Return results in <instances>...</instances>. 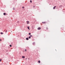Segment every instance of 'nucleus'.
<instances>
[{
    "instance_id": "nucleus-1",
    "label": "nucleus",
    "mask_w": 65,
    "mask_h": 65,
    "mask_svg": "<svg viewBox=\"0 0 65 65\" xmlns=\"http://www.w3.org/2000/svg\"><path fill=\"white\" fill-rule=\"evenodd\" d=\"M41 29V28L40 27H38V30H40Z\"/></svg>"
},
{
    "instance_id": "nucleus-2",
    "label": "nucleus",
    "mask_w": 65,
    "mask_h": 65,
    "mask_svg": "<svg viewBox=\"0 0 65 65\" xmlns=\"http://www.w3.org/2000/svg\"><path fill=\"white\" fill-rule=\"evenodd\" d=\"M43 24H46V22H42Z\"/></svg>"
},
{
    "instance_id": "nucleus-3",
    "label": "nucleus",
    "mask_w": 65,
    "mask_h": 65,
    "mask_svg": "<svg viewBox=\"0 0 65 65\" xmlns=\"http://www.w3.org/2000/svg\"><path fill=\"white\" fill-rule=\"evenodd\" d=\"M56 6H55L53 8V9H55L56 8Z\"/></svg>"
},
{
    "instance_id": "nucleus-4",
    "label": "nucleus",
    "mask_w": 65,
    "mask_h": 65,
    "mask_svg": "<svg viewBox=\"0 0 65 65\" xmlns=\"http://www.w3.org/2000/svg\"><path fill=\"white\" fill-rule=\"evenodd\" d=\"M26 40H29V38H26Z\"/></svg>"
},
{
    "instance_id": "nucleus-5",
    "label": "nucleus",
    "mask_w": 65,
    "mask_h": 65,
    "mask_svg": "<svg viewBox=\"0 0 65 65\" xmlns=\"http://www.w3.org/2000/svg\"><path fill=\"white\" fill-rule=\"evenodd\" d=\"M22 58H25V57L24 56H22Z\"/></svg>"
},
{
    "instance_id": "nucleus-6",
    "label": "nucleus",
    "mask_w": 65,
    "mask_h": 65,
    "mask_svg": "<svg viewBox=\"0 0 65 65\" xmlns=\"http://www.w3.org/2000/svg\"><path fill=\"white\" fill-rule=\"evenodd\" d=\"M27 28L29 30H30V28H29V27H27Z\"/></svg>"
},
{
    "instance_id": "nucleus-7",
    "label": "nucleus",
    "mask_w": 65,
    "mask_h": 65,
    "mask_svg": "<svg viewBox=\"0 0 65 65\" xmlns=\"http://www.w3.org/2000/svg\"><path fill=\"white\" fill-rule=\"evenodd\" d=\"M38 62L39 63H40V60L38 61Z\"/></svg>"
},
{
    "instance_id": "nucleus-8",
    "label": "nucleus",
    "mask_w": 65,
    "mask_h": 65,
    "mask_svg": "<svg viewBox=\"0 0 65 65\" xmlns=\"http://www.w3.org/2000/svg\"><path fill=\"white\" fill-rule=\"evenodd\" d=\"M3 14L4 15H6V13H4Z\"/></svg>"
},
{
    "instance_id": "nucleus-9",
    "label": "nucleus",
    "mask_w": 65,
    "mask_h": 65,
    "mask_svg": "<svg viewBox=\"0 0 65 65\" xmlns=\"http://www.w3.org/2000/svg\"><path fill=\"white\" fill-rule=\"evenodd\" d=\"M28 38H29V39H30V38H31V37L30 36Z\"/></svg>"
},
{
    "instance_id": "nucleus-10",
    "label": "nucleus",
    "mask_w": 65,
    "mask_h": 65,
    "mask_svg": "<svg viewBox=\"0 0 65 65\" xmlns=\"http://www.w3.org/2000/svg\"><path fill=\"white\" fill-rule=\"evenodd\" d=\"M27 24H29V23H28V21H27Z\"/></svg>"
},
{
    "instance_id": "nucleus-11",
    "label": "nucleus",
    "mask_w": 65,
    "mask_h": 65,
    "mask_svg": "<svg viewBox=\"0 0 65 65\" xmlns=\"http://www.w3.org/2000/svg\"><path fill=\"white\" fill-rule=\"evenodd\" d=\"M9 45L10 47H11V46H12L11 45Z\"/></svg>"
},
{
    "instance_id": "nucleus-12",
    "label": "nucleus",
    "mask_w": 65,
    "mask_h": 65,
    "mask_svg": "<svg viewBox=\"0 0 65 65\" xmlns=\"http://www.w3.org/2000/svg\"><path fill=\"white\" fill-rule=\"evenodd\" d=\"M62 6L61 5V6H59V7H62Z\"/></svg>"
},
{
    "instance_id": "nucleus-13",
    "label": "nucleus",
    "mask_w": 65,
    "mask_h": 65,
    "mask_svg": "<svg viewBox=\"0 0 65 65\" xmlns=\"http://www.w3.org/2000/svg\"><path fill=\"white\" fill-rule=\"evenodd\" d=\"M29 35H31V33H29L28 34Z\"/></svg>"
},
{
    "instance_id": "nucleus-14",
    "label": "nucleus",
    "mask_w": 65,
    "mask_h": 65,
    "mask_svg": "<svg viewBox=\"0 0 65 65\" xmlns=\"http://www.w3.org/2000/svg\"><path fill=\"white\" fill-rule=\"evenodd\" d=\"M13 10H15V8H13Z\"/></svg>"
},
{
    "instance_id": "nucleus-15",
    "label": "nucleus",
    "mask_w": 65,
    "mask_h": 65,
    "mask_svg": "<svg viewBox=\"0 0 65 65\" xmlns=\"http://www.w3.org/2000/svg\"><path fill=\"white\" fill-rule=\"evenodd\" d=\"M1 34H3V32H1Z\"/></svg>"
},
{
    "instance_id": "nucleus-16",
    "label": "nucleus",
    "mask_w": 65,
    "mask_h": 65,
    "mask_svg": "<svg viewBox=\"0 0 65 65\" xmlns=\"http://www.w3.org/2000/svg\"><path fill=\"white\" fill-rule=\"evenodd\" d=\"M30 3H32V1L30 0Z\"/></svg>"
},
{
    "instance_id": "nucleus-17",
    "label": "nucleus",
    "mask_w": 65,
    "mask_h": 65,
    "mask_svg": "<svg viewBox=\"0 0 65 65\" xmlns=\"http://www.w3.org/2000/svg\"><path fill=\"white\" fill-rule=\"evenodd\" d=\"M30 37H32V35H30Z\"/></svg>"
},
{
    "instance_id": "nucleus-18",
    "label": "nucleus",
    "mask_w": 65,
    "mask_h": 65,
    "mask_svg": "<svg viewBox=\"0 0 65 65\" xmlns=\"http://www.w3.org/2000/svg\"><path fill=\"white\" fill-rule=\"evenodd\" d=\"M35 42H34L33 44H35Z\"/></svg>"
},
{
    "instance_id": "nucleus-19",
    "label": "nucleus",
    "mask_w": 65,
    "mask_h": 65,
    "mask_svg": "<svg viewBox=\"0 0 65 65\" xmlns=\"http://www.w3.org/2000/svg\"><path fill=\"white\" fill-rule=\"evenodd\" d=\"M22 8H24V7H22Z\"/></svg>"
},
{
    "instance_id": "nucleus-20",
    "label": "nucleus",
    "mask_w": 65,
    "mask_h": 65,
    "mask_svg": "<svg viewBox=\"0 0 65 65\" xmlns=\"http://www.w3.org/2000/svg\"><path fill=\"white\" fill-rule=\"evenodd\" d=\"M25 52H26V51H27V50H26V49H25Z\"/></svg>"
},
{
    "instance_id": "nucleus-21",
    "label": "nucleus",
    "mask_w": 65,
    "mask_h": 65,
    "mask_svg": "<svg viewBox=\"0 0 65 65\" xmlns=\"http://www.w3.org/2000/svg\"><path fill=\"white\" fill-rule=\"evenodd\" d=\"M46 29H48V28L47 27L46 28Z\"/></svg>"
},
{
    "instance_id": "nucleus-22",
    "label": "nucleus",
    "mask_w": 65,
    "mask_h": 65,
    "mask_svg": "<svg viewBox=\"0 0 65 65\" xmlns=\"http://www.w3.org/2000/svg\"><path fill=\"white\" fill-rule=\"evenodd\" d=\"M1 60H2L1 59H0V62H1Z\"/></svg>"
},
{
    "instance_id": "nucleus-23",
    "label": "nucleus",
    "mask_w": 65,
    "mask_h": 65,
    "mask_svg": "<svg viewBox=\"0 0 65 65\" xmlns=\"http://www.w3.org/2000/svg\"><path fill=\"white\" fill-rule=\"evenodd\" d=\"M33 7L34 8L35 7V6H33Z\"/></svg>"
},
{
    "instance_id": "nucleus-24",
    "label": "nucleus",
    "mask_w": 65,
    "mask_h": 65,
    "mask_svg": "<svg viewBox=\"0 0 65 65\" xmlns=\"http://www.w3.org/2000/svg\"><path fill=\"white\" fill-rule=\"evenodd\" d=\"M2 40L1 39H0V41H1Z\"/></svg>"
},
{
    "instance_id": "nucleus-25",
    "label": "nucleus",
    "mask_w": 65,
    "mask_h": 65,
    "mask_svg": "<svg viewBox=\"0 0 65 65\" xmlns=\"http://www.w3.org/2000/svg\"><path fill=\"white\" fill-rule=\"evenodd\" d=\"M7 30H6V32H7Z\"/></svg>"
},
{
    "instance_id": "nucleus-26",
    "label": "nucleus",
    "mask_w": 65,
    "mask_h": 65,
    "mask_svg": "<svg viewBox=\"0 0 65 65\" xmlns=\"http://www.w3.org/2000/svg\"><path fill=\"white\" fill-rule=\"evenodd\" d=\"M5 30H4V31H5Z\"/></svg>"
},
{
    "instance_id": "nucleus-27",
    "label": "nucleus",
    "mask_w": 65,
    "mask_h": 65,
    "mask_svg": "<svg viewBox=\"0 0 65 65\" xmlns=\"http://www.w3.org/2000/svg\"><path fill=\"white\" fill-rule=\"evenodd\" d=\"M29 23V22H28V23Z\"/></svg>"
},
{
    "instance_id": "nucleus-28",
    "label": "nucleus",
    "mask_w": 65,
    "mask_h": 65,
    "mask_svg": "<svg viewBox=\"0 0 65 65\" xmlns=\"http://www.w3.org/2000/svg\"><path fill=\"white\" fill-rule=\"evenodd\" d=\"M28 60H29V58H28Z\"/></svg>"
}]
</instances>
